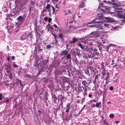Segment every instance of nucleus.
I'll return each mask as SVG.
<instances>
[{
  "label": "nucleus",
  "instance_id": "09e8293b",
  "mask_svg": "<svg viewBox=\"0 0 125 125\" xmlns=\"http://www.w3.org/2000/svg\"><path fill=\"white\" fill-rule=\"evenodd\" d=\"M91 101L90 102V103H92L93 102H96L97 100L93 99L91 100Z\"/></svg>",
  "mask_w": 125,
  "mask_h": 125
},
{
  "label": "nucleus",
  "instance_id": "13d9d810",
  "mask_svg": "<svg viewBox=\"0 0 125 125\" xmlns=\"http://www.w3.org/2000/svg\"><path fill=\"white\" fill-rule=\"evenodd\" d=\"M44 19L45 21H47L48 19V17H45L44 18Z\"/></svg>",
  "mask_w": 125,
  "mask_h": 125
},
{
  "label": "nucleus",
  "instance_id": "de8ad7c7",
  "mask_svg": "<svg viewBox=\"0 0 125 125\" xmlns=\"http://www.w3.org/2000/svg\"><path fill=\"white\" fill-rule=\"evenodd\" d=\"M89 69H90L91 71L92 70L93 71H94V69L93 67H91V66H89Z\"/></svg>",
  "mask_w": 125,
  "mask_h": 125
},
{
  "label": "nucleus",
  "instance_id": "6ab92c4d",
  "mask_svg": "<svg viewBox=\"0 0 125 125\" xmlns=\"http://www.w3.org/2000/svg\"><path fill=\"white\" fill-rule=\"evenodd\" d=\"M52 97L53 98L54 103L55 104H57L56 100H57V99L55 95L54 94L52 96Z\"/></svg>",
  "mask_w": 125,
  "mask_h": 125
},
{
  "label": "nucleus",
  "instance_id": "a211bd4d",
  "mask_svg": "<svg viewBox=\"0 0 125 125\" xmlns=\"http://www.w3.org/2000/svg\"><path fill=\"white\" fill-rule=\"evenodd\" d=\"M85 6L84 5V2H81V3L78 6V8H83Z\"/></svg>",
  "mask_w": 125,
  "mask_h": 125
},
{
  "label": "nucleus",
  "instance_id": "774afa93",
  "mask_svg": "<svg viewBox=\"0 0 125 125\" xmlns=\"http://www.w3.org/2000/svg\"><path fill=\"white\" fill-rule=\"evenodd\" d=\"M37 49V47L36 46L35 47V48L34 49V52L35 51H36Z\"/></svg>",
  "mask_w": 125,
  "mask_h": 125
},
{
  "label": "nucleus",
  "instance_id": "c9c22d12",
  "mask_svg": "<svg viewBox=\"0 0 125 125\" xmlns=\"http://www.w3.org/2000/svg\"><path fill=\"white\" fill-rule=\"evenodd\" d=\"M110 75V73H109V72H108L106 73L107 76H106V79H105L106 80H108L109 79Z\"/></svg>",
  "mask_w": 125,
  "mask_h": 125
},
{
  "label": "nucleus",
  "instance_id": "4c0bfd02",
  "mask_svg": "<svg viewBox=\"0 0 125 125\" xmlns=\"http://www.w3.org/2000/svg\"><path fill=\"white\" fill-rule=\"evenodd\" d=\"M104 88L103 91V96H104V94H105V93L107 90V89H105V85H104Z\"/></svg>",
  "mask_w": 125,
  "mask_h": 125
},
{
  "label": "nucleus",
  "instance_id": "603ef678",
  "mask_svg": "<svg viewBox=\"0 0 125 125\" xmlns=\"http://www.w3.org/2000/svg\"><path fill=\"white\" fill-rule=\"evenodd\" d=\"M48 20V21L49 23L51 22L52 20V19L51 18H49Z\"/></svg>",
  "mask_w": 125,
  "mask_h": 125
},
{
  "label": "nucleus",
  "instance_id": "b1692460",
  "mask_svg": "<svg viewBox=\"0 0 125 125\" xmlns=\"http://www.w3.org/2000/svg\"><path fill=\"white\" fill-rule=\"evenodd\" d=\"M78 46L80 47L82 50H83V46L81 43H78L77 44Z\"/></svg>",
  "mask_w": 125,
  "mask_h": 125
},
{
  "label": "nucleus",
  "instance_id": "393cba45",
  "mask_svg": "<svg viewBox=\"0 0 125 125\" xmlns=\"http://www.w3.org/2000/svg\"><path fill=\"white\" fill-rule=\"evenodd\" d=\"M71 54L74 56H75L76 55L75 52L74 50H71Z\"/></svg>",
  "mask_w": 125,
  "mask_h": 125
},
{
  "label": "nucleus",
  "instance_id": "dca6fc26",
  "mask_svg": "<svg viewBox=\"0 0 125 125\" xmlns=\"http://www.w3.org/2000/svg\"><path fill=\"white\" fill-rule=\"evenodd\" d=\"M104 18L108 22H111L113 21V20L112 18L108 17H105Z\"/></svg>",
  "mask_w": 125,
  "mask_h": 125
},
{
  "label": "nucleus",
  "instance_id": "c756f323",
  "mask_svg": "<svg viewBox=\"0 0 125 125\" xmlns=\"http://www.w3.org/2000/svg\"><path fill=\"white\" fill-rule=\"evenodd\" d=\"M87 26L88 27H98V26H96V25L93 24V25H87Z\"/></svg>",
  "mask_w": 125,
  "mask_h": 125
},
{
  "label": "nucleus",
  "instance_id": "f704fd0d",
  "mask_svg": "<svg viewBox=\"0 0 125 125\" xmlns=\"http://www.w3.org/2000/svg\"><path fill=\"white\" fill-rule=\"evenodd\" d=\"M10 73V74L8 75V77H9L10 79H12V73L10 71V73Z\"/></svg>",
  "mask_w": 125,
  "mask_h": 125
},
{
  "label": "nucleus",
  "instance_id": "6e6d98bb",
  "mask_svg": "<svg viewBox=\"0 0 125 125\" xmlns=\"http://www.w3.org/2000/svg\"><path fill=\"white\" fill-rule=\"evenodd\" d=\"M99 93L100 94V95H101L102 94V90L99 89Z\"/></svg>",
  "mask_w": 125,
  "mask_h": 125
},
{
  "label": "nucleus",
  "instance_id": "052dcab7",
  "mask_svg": "<svg viewBox=\"0 0 125 125\" xmlns=\"http://www.w3.org/2000/svg\"><path fill=\"white\" fill-rule=\"evenodd\" d=\"M85 99V98L84 97L82 99V102H81V103H83V102H84V99Z\"/></svg>",
  "mask_w": 125,
  "mask_h": 125
},
{
  "label": "nucleus",
  "instance_id": "c85d7f7f",
  "mask_svg": "<svg viewBox=\"0 0 125 125\" xmlns=\"http://www.w3.org/2000/svg\"><path fill=\"white\" fill-rule=\"evenodd\" d=\"M101 68L102 69L104 70L105 69V67L104 65V63L103 62H102L101 63Z\"/></svg>",
  "mask_w": 125,
  "mask_h": 125
},
{
  "label": "nucleus",
  "instance_id": "2eb2a0df",
  "mask_svg": "<svg viewBox=\"0 0 125 125\" xmlns=\"http://www.w3.org/2000/svg\"><path fill=\"white\" fill-rule=\"evenodd\" d=\"M83 40V39L82 38H80L78 39L79 40ZM72 40L73 41V44H75V42H77L78 41V39L75 37H73V38Z\"/></svg>",
  "mask_w": 125,
  "mask_h": 125
},
{
  "label": "nucleus",
  "instance_id": "ea45409f",
  "mask_svg": "<svg viewBox=\"0 0 125 125\" xmlns=\"http://www.w3.org/2000/svg\"><path fill=\"white\" fill-rule=\"evenodd\" d=\"M24 76L25 77H27L28 78H30L31 77V76L27 74H25L24 75Z\"/></svg>",
  "mask_w": 125,
  "mask_h": 125
},
{
  "label": "nucleus",
  "instance_id": "aec40b11",
  "mask_svg": "<svg viewBox=\"0 0 125 125\" xmlns=\"http://www.w3.org/2000/svg\"><path fill=\"white\" fill-rule=\"evenodd\" d=\"M78 91H77V93H81L83 91V90L82 89L81 86H79L77 87Z\"/></svg>",
  "mask_w": 125,
  "mask_h": 125
},
{
  "label": "nucleus",
  "instance_id": "473e14b6",
  "mask_svg": "<svg viewBox=\"0 0 125 125\" xmlns=\"http://www.w3.org/2000/svg\"><path fill=\"white\" fill-rule=\"evenodd\" d=\"M83 90L84 92H87V90L88 88V86L85 87H82Z\"/></svg>",
  "mask_w": 125,
  "mask_h": 125
},
{
  "label": "nucleus",
  "instance_id": "f257e3e1",
  "mask_svg": "<svg viewBox=\"0 0 125 125\" xmlns=\"http://www.w3.org/2000/svg\"><path fill=\"white\" fill-rule=\"evenodd\" d=\"M51 7L52 8L53 10L52 14H53L55 11V8L54 7L52 6L49 4H47L46 6L45 7H44L43 8V10L41 12V13H43L46 11L47 10V11L49 12L48 14L49 16H51Z\"/></svg>",
  "mask_w": 125,
  "mask_h": 125
},
{
  "label": "nucleus",
  "instance_id": "c03bdc74",
  "mask_svg": "<svg viewBox=\"0 0 125 125\" xmlns=\"http://www.w3.org/2000/svg\"><path fill=\"white\" fill-rule=\"evenodd\" d=\"M60 34H59L58 36L61 39H62V33H60Z\"/></svg>",
  "mask_w": 125,
  "mask_h": 125
},
{
  "label": "nucleus",
  "instance_id": "cd10ccee",
  "mask_svg": "<svg viewBox=\"0 0 125 125\" xmlns=\"http://www.w3.org/2000/svg\"><path fill=\"white\" fill-rule=\"evenodd\" d=\"M100 8H98V11L100 12H101V13H103V12H105L104 11V10H103V9H102L103 8H102V7H100Z\"/></svg>",
  "mask_w": 125,
  "mask_h": 125
},
{
  "label": "nucleus",
  "instance_id": "680f3d73",
  "mask_svg": "<svg viewBox=\"0 0 125 125\" xmlns=\"http://www.w3.org/2000/svg\"><path fill=\"white\" fill-rule=\"evenodd\" d=\"M13 67H18V66L16 64H14L13 65Z\"/></svg>",
  "mask_w": 125,
  "mask_h": 125
},
{
  "label": "nucleus",
  "instance_id": "20e7f679",
  "mask_svg": "<svg viewBox=\"0 0 125 125\" xmlns=\"http://www.w3.org/2000/svg\"><path fill=\"white\" fill-rule=\"evenodd\" d=\"M98 34V32L97 31H93L88 35V36L89 38H94L97 37Z\"/></svg>",
  "mask_w": 125,
  "mask_h": 125
},
{
  "label": "nucleus",
  "instance_id": "3c124183",
  "mask_svg": "<svg viewBox=\"0 0 125 125\" xmlns=\"http://www.w3.org/2000/svg\"><path fill=\"white\" fill-rule=\"evenodd\" d=\"M51 47V46L50 45H48L46 46V48L47 49H50Z\"/></svg>",
  "mask_w": 125,
  "mask_h": 125
},
{
  "label": "nucleus",
  "instance_id": "864d4df0",
  "mask_svg": "<svg viewBox=\"0 0 125 125\" xmlns=\"http://www.w3.org/2000/svg\"><path fill=\"white\" fill-rule=\"evenodd\" d=\"M114 62H115L114 60H112V63H111V65H114L115 64Z\"/></svg>",
  "mask_w": 125,
  "mask_h": 125
},
{
  "label": "nucleus",
  "instance_id": "5701e85b",
  "mask_svg": "<svg viewBox=\"0 0 125 125\" xmlns=\"http://www.w3.org/2000/svg\"><path fill=\"white\" fill-rule=\"evenodd\" d=\"M66 55L67 56L66 57V59H67L68 60L69 59L70 61L71 59V54H67Z\"/></svg>",
  "mask_w": 125,
  "mask_h": 125
},
{
  "label": "nucleus",
  "instance_id": "4be33fe9",
  "mask_svg": "<svg viewBox=\"0 0 125 125\" xmlns=\"http://www.w3.org/2000/svg\"><path fill=\"white\" fill-rule=\"evenodd\" d=\"M113 44H109L108 45H107L106 46V50H105V51H106L107 52H108V50L109 49V48L111 46H113Z\"/></svg>",
  "mask_w": 125,
  "mask_h": 125
},
{
  "label": "nucleus",
  "instance_id": "72a5a7b5",
  "mask_svg": "<svg viewBox=\"0 0 125 125\" xmlns=\"http://www.w3.org/2000/svg\"><path fill=\"white\" fill-rule=\"evenodd\" d=\"M87 48V46L85 45H83V50H84L85 51H88V49Z\"/></svg>",
  "mask_w": 125,
  "mask_h": 125
},
{
  "label": "nucleus",
  "instance_id": "58836bf2",
  "mask_svg": "<svg viewBox=\"0 0 125 125\" xmlns=\"http://www.w3.org/2000/svg\"><path fill=\"white\" fill-rule=\"evenodd\" d=\"M101 104V102H99V103H96L95 107H98Z\"/></svg>",
  "mask_w": 125,
  "mask_h": 125
},
{
  "label": "nucleus",
  "instance_id": "e2e57ef3",
  "mask_svg": "<svg viewBox=\"0 0 125 125\" xmlns=\"http://www.w3.org/2000/svg\"><path fill=\"white\" fill-rule=\"evenodd\" d=\"M87 93V92H84V94H83V95L84 97L86 95Z\"/></svg>",
  "mask_w": 125,
  "mask_h": 125
},
{
  "label": "nucleus",
  "instance_id": "79ce46f5",
  "mask_svg": "<svg viewBox=\"0 0 125 125\" xmlns=\"http://www.w3.org/2000/svg\"><path fill=\"white\" fill-rule=\"evenodd\" d=\"M4 97V96L1 93H0V100H1Z\"/></svg>",
  "mask_w": 125,
  "mask_h": 125
},
{
  "label": "nucleus",
  "instance_id": "4d7b16f0",
  "mask_svg": "<svg viewBox=\"0 0 125 125\" xmlns=\"http://www.w3.org/2000/svg\"><path fill=\"white\" fill-rule=\"evenodd\" d=\"M72 113H70L68 119H69L72 116Z\"/></svg>",
  "mask_w": 125,
  "mask_h": 125
},
{
  "label": "nucleus",
  "instance_id": "ddd939ff",
  "mask_svg": "<svg viewBox=\"0 0 125 125\" xmlns=\"http://www.w3.org/2000/svg\"><path fill=\"white\" fill-rule=\"evenodd\" d=\"M82 84L83 85L82 87H85V86H88V84L87 82L85 80L83 81L82 82Z\"/></svg>",
  "mask_w": 125,
  "mask_h": 125
},
{
  "label": "nucleus",
  "instance_id": "e433bc0d",
  "mask_svg": "<svg viewBox=\"0 0 125 125\" xmlns=\"http://www.w3.org/2000/svg\"><path fill=\"white\" fill-rule=\"evenodd\" d=\"M30 1L31 3V4L30 5H31V4H32L33 5H34L36 3V1H32V0Z\"/></svg>",
  "mask_w": 125,
  "mask_h": 125
},
{
  "label": "nucleus",
  "instance_id": "412c9836",
  "mask_svg": "<svg viewBox=\"0 0 125 125\" xmlns=\"http://www.w3.org/2000/svg\"><path fill=\"white\" fill-rule=\"evenodd\" d=\"M103 2L104 3H105L106 4H114V3H112L111 1H106L105 0H104Z\"/></svg>",
  "mask_w": 125,
  "mask_h": 125
},
{
  "label": "nucleus",
  "instance_id": "9b49d317",
  "mask_svg": "<svg viewBox=\"0 0 125 125\" xmlns=\"http://www.w3.org/2000/svg\"><path fill=\"white\" fill-rule=\"evenodd\" d=\"M68 53V51L66 50H62L60 54L61 55H66Z\"/></svg>",
  "mask_w": 125,
  "mask_h": 125
},
{
  "label": "nucleus",
  "instance_id": "423d86ee",
  "mask_svg": "<svg viewBox=\"0 0 125 125\" xmlns=\"http://www.w3.org/2000/svg\"><path fill=\"white\" fill-rule=\"evenodd\" d=\"M102 79V76H99L98 75H95L94 79V80L93 82L95 83L96 82V81L99 82L101 81Z\"/></svg>",
  "mask_w": 125,
  "mask_h": 125
},
{
  "label": "nucleus",
  "instance_id": "0eeeda50",
  "mask_svg": "<svg viewBox=\"0 0 125 125\" xmlns=\"http://www.w3.org/2000/svg\"><path fill=\"white\" fill-rule=\"evenodd\" d=\"M11 66L10 64L6 65V67L5 69L7 73H10L11 70Z\"/></svg>",
  "mask_w": 125,
  "mask_h": 125
},
{
  "label": "nucleus",
  "instance_id": "bb28decb",
  "mask_svg": "<svg viewBox=\"0 0 125 125\" xmlns=\"http://www.w3.org/2000/svg\"><path fill=\"white\" fill-rule=\"evenodd\" d=\"M17 82L18 83H18L19 82L20 84V85L21 86H23V84L22 83H21V80H19L18 79H17Z\"/></svg>",
  "mask_w": 125,
  "mask_h": 125
},
{
  "label": "nucleus",
  "instance_id": "f03ea898",
  "mask_svg": "<svg viewBox=\"0 0 125 125\" xmlns=\"http://www.w3.org/2000/svg\"><path fill=\"white\" fill-rule=\"evenodd\" d=\"M103 14H98L97 16V18H96L97 19V21H99V22H95V23H98L99 24H98L96 25V26L100 27V26H100L102 25V23L103 22V21H102V20L104 18V17H103Z\"/></svg>",
  "mask_w": 125,
  "mask_h": 125
},
{
  "label": "nucleus",
  "instance_id": "338daca9",
  "mask_svg": "<svg viewBox=\"0 0 125 125\" xmlns=\"http://www.w3.org/2000/svg\"><path fill=\"white\" fill-rule=\"evenodd\" d=\"M53 26L55 28H58L57 25L55 24H54L53 25Z\"/></svg>",
  "mask_w": 125,
  "mask_h": 125
},
{
  "label": "nucleus",
  "instance_id": "6e6552de",
  "mask_svg": "<svg viewBox=\"0 0 125 125\" xmlns=\"http://www.w3.org/2000/svg\"><path fill=\"white\" fill-rule=\"evenodd\" d=\"M100 7H102V8H103L102 9H103V10H104L105 12L106 10H108L109 9L108 8V7L107 6H104V4H103V3H101L99 5L98 8H100Z\"/></svg>",
  "mask_w": 125,
  "mask_h": 125
},
{
  "label": "nucleus",
  "instance_id": "f3484780",
  "mask_svg": "<svg viewBox=\"0 0 125 125\" xmlns=\"http://www.w3.org/2000/svg\"><path fill=\"white\" fill-rule=\"evenodd\" d=\"M23 19V17L21 16H20L17 19V20L19 22L22 21Z\"/></svg>",
  "mask_w": 125,
  "mask_h": 125
},
{
  "label": "nucleus",
  "instance_id": "9d476101",
  "mask_svg": "<svg viewBox=\"0 0 125 125\" xmlns=\"http://www.w3.org/2000/svg\"><path fill=\"white\" fill-rule=\"evenodd\" d=\"M71 103H68L66 105V110L65 111L66 112L68 113L69 112V110L70 108L71 107Z\"/></svg>",
  "mask_w": 125,
  "mask_h": 125
},
{
  "label": "nucleus",
  "instance_id": "39448f33",
  "mask_svg": "<svg viewBox=\"0 0 125 125\" xmlns=\"http://www.w3.org/2000/svg\"><path fill=\"white\" fill-rule=\"evenodd\" d=\"M30 36V34L29 33L28 34L25 32L20 37V40L23 41L27 39Z\"/></svg>",
  "mask_w": 125,
  "mask_h": 125
},
{
  "label": "nucleus",
  "instance_id": "7ed1b4c3",
  "mask_svg": "<svg viewBox=\"0 0 125 125\" xmlns=\"http://www.w3.org/2000/svg\"><path fill=\"white\" fill-rule=\"evenodd\" d=\"M94 52L92 57L95 59H97L99 58V56H100V53L98 52L97 49L96 48L94 49L93 50Z\"/></svg>",
  "mask_w": 125,
  "mask_h": 125
},
{
  "label": "nucleus",
  "instance_id": "a19ab883",
  "mask_svg": "<svg viewBox=\"0 0 125 125\" xmlns=\"http://www.w3.org/2000/svg\"><path fill=\"white\" fill-rule=\"evenodd\" d=\"M70 28L73 29H76L77 27H76L75 26H74L73 25H70Z\"/></svg>",
  "mask_w": 125,
  "mask_h": 125
},
{
  "label": "nucleus",
  "instance_id": "8fccbe9b",
  "mask_svg": "<svg viewBox=\"0 0 125 125\" xmlns=\"http://www.w3.org/2000/svg\"><path fill=\"white\" fill-rule=\"evenodd\" d=\"M114 116V115L113 114H111L110 115L109 117L110 118H113Z\"/></svg>",
  "mask_w": 125,
  "mask_h": 125
},
{
  "label": "nucleus",
  "instance_id": "5fc2aeb1",
  "mask_svg": "<svg viewBox=\"0 0 125 125\" xmlns=\"http://www.w3.org/2000/svg\"><path fill=\"white\" fill-rule=\"evenodd\" d=\"M113 89V87L112 86H111L109 87V90L110 91H112Z\"/></svg>",
  "mask_w": 125,
  "mask_h": 125
},
{
  "label": "nucleus",
  "instance_id": "49530a36",
  "mask_svg": "<svg viewBox=\"0 0 125 125\" xmlns=\"http://www.w3.org/2000/svg\"><path fill=\"white\" fill-rule=\"evenodd\" d=\"M122 18L124 19V20H122V21H125V13L122 16Z\"/></svg>",
  "mask_w": 125,
  "mask_h": 125
},
{
  "label": "nucleus",
  "instance_id": "1a4fd4ad",
  "mask_svg": "<svg viewBox=\"0 0 125 125\" xmlns=\"http://www.w3.org/2000/svg\"><path fill=\"white\" fill-rule=\"evenodd\" d=\"M63 13L65 16H69L71 13V10H70L67 9L63 11Z\"/></svg>",
  "mask_w": 125,
  "mask_h": 125
},
{
  "label": "nucleus",
  "instance_id": "f8f14e48",
  "mask_svg": "<svg viewBox=\"0 0 125 125\" xmlns=\"http://www.w3.org/2000/svg\"><path fill=\"white\" fill-rule=\"evenodd\" d=\"M97 19L95 18L94 20H93L92 21H91L89 22H88L86 23V25H88L89 24H92L94 23H95L96 22H99V21H97Z\"/></svg>",
  "mask_w": 125,
  "mask_h": 125
},
{
  "label": "nucleus",
  "instance_id": "69168bd1",
  "mask_svg": "<svg viewBox=\"0 0 125 125\" xmlns=\"http://www.w3.org/2000/svg\"><path fill=\"white\" fill-rule=\"evenodd\" d=\"M38 113L39 114V115H40L41 114V111L39 110H38Z\"/></svg>",
  "mask_w": 125,
  "mask_h": 125
},
{
  "label": "nucleus",
  "instance_id": "bf43d9fd",
  "mask_svg": "<svg viewBox=\"0 0 125 125\" xmlns=\"http://www.w3.org/2000/svg\"><path fill=\"white\" fill-rule=\"evenodd\" d=\"M57 38H58L57 37V36H56V35L54 36V39L55 40H57Z\"/></svg>",
  "mask_w": 125,
  "mask_h": 125
},
{
  "label": "nucleus",
  "instance_id": "37998d69",
  "mask_svg": "<svg viewBox=\"0 0 125 125\" xmlns=\"http://www.w3.org/2000/svg\"><path fill=\"white\" fill-rule=\"evenodd\" d=\"M60 105H61L62 107V106L63 105V103H61L57 107V108L59 110H60Z\"/></svg>",
  "mask_w": 125,
  "mask_h": 125
},
{
  "label": "nucleus",
  "instance_id": "4468645a",
  "mask_svg": "<svg viewBox=\"0 0 125 125\" xmlns=\"http://www.w3.org/2000/svg\"><path fill=\"white\" fill-rule=\"evenodd\" d=\"M44 96V98H43V99L45 100L46 101L48 100V94L47 92H46L45 93Z\"/></svg>",
  "mask_w": 125,
  "mask_h": 125
},
{
  "label": "nucleus",
  "instance_id": "0e129e2a",
  "mask_svg": "<svg viewBox=\"0 0 125 125\" xmlns=\"http://www.w3.org/2000/svg\"><path fill=\"white\" fill-rule=\"evenodd\" d=\"M70 44H72L73 43V40L70 41Z\"/></svg>",
  "mask_w": 125,
  "mask_h": 125
},
{
  "label": "nucleus",
  "instance_id": "a18cd8bd",
  "mask_svg": "<svg viewBox=\"0 0 125 125\" xmlns=\"http://www.w3.org/2000/svg\"><path fill=\"white\" fill-rule=\"evenodd\" d=\"M103 122L104 123V125H109L106 122L105 119L104 120Z\"/></svg>",
  "mask_w": 125,
  "mask_h": 125
},
{
  "label": "nucleus",
  "instance_id": "a878e982",
  "mask_svg": "<svg viewBox=\"0 0 125 125\" xmlns=\"http://www.w3.org/2000/svg\"><path fill=\"white\" fill-rule=\"evenodd\" d=\"M53 109H54L53 112L54 113V114L55 115H57V111L59 110L57 108H56L55 109L54 108H53Z\"/></svg>",
  "mask_w": 125,
  "mask_h": 125
},
{
  "label": "nucleus",
  "instance_id": "2f4dec72",
  "mask_svg": "<svg viewBox=\"0 0 125 125\" xmlns=\"http://www.w3.org/2000/svg\"><path fill=\"white\" fill-rule=\"evenodd\" d=\"M106 73L105 69L103 70L102 71V75L104 77V75H105Z\"/></svg>",
  "mask_w": 125,
  "mask_h": 125
},
{
  "label": "nucleus",
  "instance_id": "7c9ffc66",
  "mask_svg": "<svg viewBox=\"0 0 125 125\" xmlns=\"http://www.w3.org/2000/svg\"><path fill=\"white\" fill-rule=\"evenodd\" d=\"M38 51H42V49H41V45L40 44H39L38 45Z\"/></svg>",
  "mask_w": 125,
  "mask_h": 125
}]
</instances>
